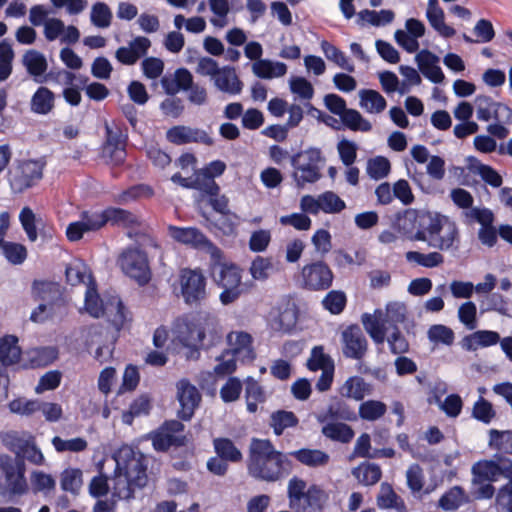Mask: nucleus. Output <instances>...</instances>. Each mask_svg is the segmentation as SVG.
<instances>
[{
	"label": "nucleus",
	"instance_id": "nucleus-1",
	"mask_svg": "<svg viewBox=\"0 0 512 512\" xmlns=\"http://www.w3.org/2000/svg\"><path fill=\"white\" fill-rule=\"evenodd\" d=\"M173 342H178L189 349L186 358L196 360L200 352L198 346L206 338L214 344L221 338L216 321L209 316L185 315L176 319L172 327Z\"/></svg>",
	"mask_w": 512,
	"mask_h": 512
},
{
	"label": "nucleus",
	"instance_id": "nucleus-2",
	"mask_svg": "<svg viewBox=\"0 0 512 512\" xmlns=\"http://www.w3.org/2000/svg\"><path fill=\"white\" fill-rule=\"evenodd\" d=\"M287 464L286 456L277 451L269 440H252L248 463L250 475L265 481H276L283 475Z\"/></svg>",
	"mask_w": 512,
	"mask_h": 512
},
{
	"label": "nucleus",
	"instance_id": "nucleus-3",
	"mask_svg": "<svg viewBox=\"0 0 512 512\" xmlns=\"http://www.w3.org/2000/svg\"><path fill=\"white\" fill-rule=\"evenodd\" d=\"M411 241H425L440 251H457L460 245V232L455 221L448 216L431 213L424 229L410 236Z\"/></svg>",
	"mask_w": 512,
	"mask_h": 512
},
{
	"label": "nucleus",
	"instance_id": "nucleus-4",
	"mask_svg": "<svg viewBox=\"0 0 512 512\" xmlns=\"http://www.w3.org/2000/svg\"><path fill=\"white\" fill-rule=\"evenodd\" d=\"M326 158L318 147H308L290 157L291 178L297 188L318 182L322 177V167Z\"/></svg>",
	"mask_w": 512,
	"mask_h": 512
},
{
	"label": "nucleus",
	"instance_id": "nucleus-5",
	"mask_svg": "<svg viewBox=\"0 0 512 512\" xmlns=\"http://www.w3.org/2000/svg\"><path fill=\"white\" fill-rule=\"evenodd\" d=\"M406 307L400 302H391L385 310L376 309L372 314L362 315V324L366 332L377 344L384 342L386 333L390 327L396 329V325L405 320Z\"/></svg>",
	"mask_w": 512,
	"mask_h": 512
},
{
	"label": "nucleus",
	"instance_id": "nucleus-6",
	"mask_svg": "<svg viewBox=\"0 0 512 512\" xmlns=\"http://www.w3.org/2000/svg\"><path fill=\"white\" fill-rule=\"evenodd\" d=\"M212 260L210 270L214 282L223 289L219 295L220 302L228 305L235 302L243 293L241 269L231 262Z\"/></svg>",
	"mask_w": 512,
	"mask_h": 512
},
{
	"label": "nucleus",
	"instance_id": "nucleus-7",
	"mask_svg": "<svg viewBox=\"0 0 512 512\" xmlns=\"http://www.w3.org/2000/svg\"><path fill=\"white\" fill-rule=\"evenodd\" d=\"M114 459L116 468L127 476L132 484L142 488L147 483V460L145 456L128 445L116 452Z\"/></svg>",
	"mask_w": 512,
	"mask_h": 512
},
{
	"label": "nucleus",
	"instance_id": "nucleus-8",
	"mask_svg": "<svg viewBox=\"0 0 512 512\" xmlns=\"http://www.w3.org/2000/svg\"><path fill=\"white\" fill-rule=\"evenodd\" d=\"M179 286L180 295L187 305H199L207 298V279L200 268L181 269Z\"/></svg>",
	"mask_w": 512,
	"mask_h": 512
},
{
	"label": "nucleus",
	"instance_id": "nucleus-9",
	"mask_svg": "<svg viewBox=\"0 0 512 512\" xmlns=\"http://www.w3.org/2000/svg\"><path fill=\"white\" fill-rule=\"evenodd\" d=\"M84 309L94 318L103 316L106 311L111 312L114 310L115 314L111 318V322L117 329H120L127 320V311L121 300L114 297L107 306H104L97 292L96 285H90L88 289H86Z\"/></svg>",
	"mask_w": 512,
	"mask_h": 512
},
{
	"label": "nucleus",
	"instance_id": "nucleus-10",
	"mask_svg": "<svg viewBox=\"0 0 512 512\" xmlns=\"http://www.w3.org/2000/svg\"><path fill=\"white\" fill-rule=\"evenodd\" d=\"M334 273L329 265L322 261H313L302 266L298 282L309 291H324L332 286Z\"/></svg>",
	"mask_w": 512,
	"mask_h": 512
},
{
	"label": "nucleus",
	"instance_id": "nucleus-11",
	"mask_svg": "<svg viewBox=\"0 0 512 512\" xmlns=\"http://www.w3.org/2000/svg\"><path fill=\"white\" fill-rule=\"evenodd\" d=\"M119 267L130 278L144 285L151 278L148 258L145 252L138 247L126 248L118 257Z\"/></svg>",
	"mask_w": 512,
	"mask_h": 512
},
{
	"label": "nucleus",
	"instance_id": "nucleus-12",
	"mask_svg": "<svg viewBox=\"0 0 512 512\" xmlns=\"http://www.w3.org/2000/svg\"><path fill=\"white\" fill-rule=\"evenodd\" d=\"M167 230L174 241L194 249L204 250L212 260H219L222 257V251L195 227L169 225Z\"/></svg>",
	"mask_w": 512,
	"mask_h": 512
},
{
	"label": "nucleus",
	"instance_id": "nucleus-13",
	"mask_svg": "<svg viewBox=\"0 0 512 512\" xmlns=\"http://www.w3.org/2000/svg\"><path fill=\"white\" fill-rule=\"evenodd\" d=\"M5 478V487L12 495H23L28 491L25 478V465L10 456L0 454V478Z\"/></svg>",
	"mask_w": 512,
	"mask_h": 512
},
{
	"label": "nucleus",
	"instance_id": "nucleus-14",
	"mask_svg": "<svg viewBox=\"0 0 512 512\" xmlns=\"http://www.w3.org/2000/svg\"><path fill=\"white\" fill-rule=\"evenodd\" d=\"M104 210L84 211L78 221L71 222L66 228V237L71 242L79 241L84 234L100 230L106 225Z\"/></svg>",
	"mask_w": 512,
	"mask_h": 512
},
{
	"label": "nucleus",
	"instance_id": "nucleus-15",
	"mask_svg": "<svg viewBox=\"0 0 512 512\" xmlns=\"http://www.w3.org/2000/svg\"><path fill=\"white\" fill-rule=\"evenodd\" d=\"M43 163L36 160L22 161L11 174L12 189L21 193L42 178Z\"/></svg>",
	"mask_w": 512,
	"mask_h": 512
},
{
	"label": "nucleus",
	"instance_id": "nucleus-16",
	"mask_svg": "<svg viewBox=\"0 0 512 512\" xmlns=\"http://www.w3.org/2000/svg\"><path fill=\"white\" fill-rule=\"evenodd\" d=\"M5 443L11 446V449L18 455H21L24 459L30 463L41 466L45 464V457L36 445L35 438L33 436L18 437L15 434H8L5 438Z\"/></svg>",
	"mask_w": 512,
	"mask_h": 512
},
{
	"label": "nucleus",
	"instance_id": "nucleus-17",
	"mask_svg": "<svg viewBox=\"0 0 512 512\" xmlns=\"http://www.w3.org/2000/svg\"><path fill=\"white\" fill-rule=\"evenodd\" d=\"M184 425L176 420L166 422L152 435V444L157 451H166L172 445H182Z\"/></svg>",
	"mask_w": 512,
	"mask_h": 512
},
{
	"label": "nucleus",
	"instance_id": "nucleus-18",
	"mask_svg": "<svg viewBox=\"0 0 512 512\" xmlns=\"http://www.w3.org/2000/svg\"><path fill=\"white\" fill-rule=\"evenodd\" d=\"M425 25L418 19L409 18L405 22V30L395 31L394 38L396 43L408 53H414L419 49L418 39L425 34Z\"/></svg>",
	"mask_w": 512,
	"mask_h": 512
},
{
	"label": "nucleus",
	"instance_id": "nucleus-19",
	"mask_svg": "<svg viewBox=\"0 0 512 512\" xmlns=\"http://www.w3.org/2000/svg\"><path fill=\"white\" fill-rule=\"evenodd\" d=\"M343 354L347 358L361 359L367 350V340L358 326H349L342 332Z\"/></svg>",
	"mask_w": 512,
	"mask_h": 512
},
{
	"label": "nucleus",
	"instance_id": "nucleus-20",
	"mask_svg": "<svg viewBox=\"0 0 512 512\" xmlns=\"http://www.w3.org/2000/svg\"><path fill=\"white\" fill-rule=\"evenodd\" d=\"M176 387L177 398L181 406L179 416L183 420H189L201 400L200 393L197 388L186 379L180 380Z\"/></svg>",
	"mask_w": 512,
	"mask_h": 512
},
{
	"label": "nucleus",
	"instance_id": "nucleus-21",
	"mask_svg": "<svg viewBox=\"0 0 512 512\" xmlns=\"http://www.w3.org/2000/svg\"><path fill=\"white\" fill-rule=\"evenodd\" d=\"M415 62L425 78L433 83H442L445 75L439 66L440 58L427 49L419 51L415 56Z\"/></svg>",
	"mask_w": 512,
	"mask_h": 512
},
{
	"label": "nucleus",
	"instance_id": "nucleus-22",
	"mask_svg": "<svg viewBox=\"0 0 512 512\" xmlns=\"http://www.w3.org/2000/svg\"><path fill=\"white\" fill-rule=\"evenodd\" d=\"M212 82L217 90L229 95H239L244 87L236 69L229 65L222 66Z\"/></svg>",
	"mask_w": 512,
	"mask_h": 512
},
{
	"label": "nucleus",
	"instance_id": "nucleus-23",
	"mask_svg": "<svg viewBox=\"0 0 512 512\" xmlns=\"http://www.w3.org/2000/svg\"><path fill=\"white\" fill-rule=\"evenodd\" d=\"M430 212H420L415 209L406 210L397 219V229L409 240L419 229H424L428 223Z\"/></svg>",
	"mask_w": 512,
	"mask_h": 512
},
{
	"label": "nucleus",
	"instance_id": "nucleus-24",
	"mask_svg": "<svg viewBox=\"0 0 512 512\" xmlns=\"http://www.w3.org/2000/svg\"><path fill=\"white\" fill-rule=\"evenodd\" d=\"M252 336L244 331H232L227 335L229 351L242 361H250L255 357L252 347Z\"/></svg>",
	"mask_w": 512,
	"mask_h": 512
},
{
	"label": "nucleus",
	"instance_id": "nucleus-25",
	"mask_svg": "<svg viewBox=\"0 0 512 512\" xmlns=\"http://www.w3.org/2000/svg\"><path fill=\"white\" fill-rule=\"evenodd\" d=\"M169 142L177 145L190 142H201L208 145L212 144L211 137L203 130L194 129L187 126H174L166 133Z\"/></svg>",
	"mask_w": 512,
	"mask_h": 512
},
{
	"label": "nucleus",
	"instance_id": "nucleus-26",
	"mask_svg": "<svg viewBox=\"0 0 512 512\" xmlns=\"http://www.w3.org/2000/svg\"><path fill=\"white\" fill-rule=\"evenodd\" d=\"M372 385L360 376L348 377L339 387L338 393L342 398L362 401L372 394Z\"/></svg>",
	"mask_w": 512,
	"mask_h": 512
},
{
	"label": "nucleus",
	"instance_id": "nucleus-27",
	"mask_svg": "<svg viewBox=\"0 0 512 512\" xmlns=\"http://www.w3.org/2000/svg\"><path fill=\"white\" fill-rule=\"evenodd\" d=\"M426 18L440 36L449 38L455 35V29L445 23L444 10L440 7L438 0H428Z\"/></svg>",
	"mask_w": 512,
	"mask_h": 512
},
{
	"label": "nucleus",
	"instance_id": "nucleus-28",
	"mask_svg": "<svg viewBox=\"0 0 512 512\" xmlns=\"http://www.w3.org/2000/svg\"><path fill=\"white\" fill-rule=\"evenodd\" d=\"M22 64L35 82H45L46 77L44 75L47 71L48 63L44 54L34 49L28 50L22 57Z\"/></svg>",
	"mask_w": 512,
	"mask_h": 512
},
{
	"label": "nucleus",
	"instance_id": "nucleus-29",
	"mask_svg": "<svg viewBox=\"0 0 512 512\" xmlns=\"http://www.w3.org/2000/svg\"><path fill=\"white\" fill-rule=\"evenodd\" d=\"M315 417L322 425L336 420L355 421L357 419L356 413L343 401L330 404L324 412L316 414Z\"/></svg>",
	"mask_w": 512,
	"mask_h": 512
},
{
	"label": "nucleus",
	"instance_id": "nucleus-30",
	"mask_svg": "<svg viewBox=\"0 0 512 512\" xmlns=\"http://www.w3.org/2000/svg\"><path fill=\"white\" fill-rule=\"evenodd\" d=\"M500 341V335L492 330H478L462 339L461 346L466 351L494 346Z\"/></svg>",
	"mask_w": 512,
	"mask_h": 512
},
{
	"label": "nucleus",
	"instance_id": "nucleus-31",
	"mask_svg": "<svg viewBox=\"0 0 512 512\" xmlns=\"http://www.w3.org/2000/svg\"><path fill=\"white\" fill-rule=\"evenodd\" d=\"M253 74L260 79H275L286 75L288 67L285 63L270 59H262L251 65Z\"/></svg>",
	"mask_w": 512,
	"mask_h": 512
},
{
	"label": "nucleus",
	"instance_id": "nucleus-32",
	"mask_svg": "<svg viewBox=\"0 0 512 512\" xmlns=\"http://www.w3.org/2000/svg\"><path fill=\"white\" fill-rule=\"evenodd\" d=\"M66 278L72 286L83 284L88 289V286L96 285L89 267L80 259H74L67 265Z\"/></svg>",
	"mask_w": 512,
	"mask_h": 512
},
{
	"label": "nucleus",
	"instance_id": "nucleus-33",
	"mask_svg": "<svg viewBox=\"0 0 512 512\" xmlns=\"http://www.w3.org/2000/svg\"><path fill=\"white\" fill-rule=\"evenodd\" d=\"M321 433L325 438L342 444L350 443L355 436L352 427L342 420L322 425Z\"/></svg>",
	"mask_w": 512,
	"mask_h": 512
},
{
	"label": "nucleus",
	"instance_id": "nucleus-34",
	"mask_svg": "<svg viewBox=\"0 0 512 512\" xmlns=\"http://www.w3.org/2000/svg\"><path fill=\"white\" fill-rule=\"evenodd\" d=\"M55 106V95L47 87H39L31 97L30 109L39 115L49 114Z\"/></svg>",
	"mask_w": 512,
	"mask_h": 512
},
{
	"label": "nucleus",
	"instance_id": "nucleus-35",
	"mask_svg": "<svg viewBox=\"0 0 512 512\" xmlns=\"http://www.w3.org/2000/svg\"><path fill=\"white\" fill-rule=\"evenodd\" d=\"M360 107L370 114H380L386 109L385 98L376 90L361 89L358 92Z\"/></svg>",
	"mask_w": 512,
	"mask_h": 512
},
{
	"label": "nucleus",
	"instance_id": "nucleus-36",
	"mask_svg": "<svg viewBox=\"0 0 512 512\" xmlns=\"http://www.w3.org/2000/svg\"><path fill=\"white\" fill-rule=\"evenodd\" d=\"M472 482H495L501 475L500 465L492 460H480L472 466Z\"/></svg>",
	"mask_w": 512,
	"mask_h": 512
},
{
	"label": "nucleus",
	"instance_id": "nucleus-37",
	"mask_svg": "<svg viewBox=\"0 0 512 512\" xmlns=\"http://www.w3.org/2000/svg\"><path fill=\"white\" fill-rule=\"evenodd\" d=\"M301 464L312 467H324L330 461V455L319 449H300L291 453Z\"/></svg>",
	"mask_w": 512,
	"mask_h": 512
},
{
	"label": "nucleus",
	"instance_id": "nucleus-38",
	"mask_svg": "<svg viewBox=\"0 0 512 512\" xmlns=\"http://www.w3.org/2000/svg\"><path fill=\"white\" fill-rule=\"evenodd\" d=\"M21 348L18 338L14 335H6L0 339V361L4 366L13 365L20 360Z\"/></svg>",
	"mask_w": 512,
	"mask_h": 512
},
{
	"label": "nucleus",
	"instance_id": "nucleus-39",
	"mask_svg": "<svg viewBox=\"0 0 512 512\" xmlns=\"http://www.w3.org/2000/svg\"><path fill=\"white\" fill-rule=\"evenodd\" d=\"M377 505L381 509H395L396 512H406L403 500L394 492L391 485L382 483L377 496Z\"/></svg>",
	"mask_w": 512,
	"mask_h": 512
},
{
	"label": "nucleus",
	"instance_id": "nucleus-40",
	"mask_svg": "<svg viewBox=\"0 0 512 512\" xmlns=\"http://www.w3.org/2000/svg\"><path fill=\"white\" fill-rule=\"evenodd\" d=\"M19 222L28 240L35 242L38 239L37 227L41 224L42 218L34 213L30 207L25 206L19 213Z\"/></svg>",
	"mask_w": 512,
	"mask_h": 512
},
{
	"label": "nucleus",
	"instance_id": "nucleus-41",
	"mask_svg": "<svg viewBox=\"0 0 512 512\" xmlns=\"http://www.w3.org/2000/svg\"><path fill=\"white\" fill-rule=\"evenodd\" d=\"M394 12L392 10L383 9L380 11L362 10L358 13V22L361 25L370 24L372 26H384L394 20Z\"/></svg>",
	"mask_w": 512,
	"mask_h": 512
},
{
	"label": "nucleus",
	"instance_id": "nucleus-42",
	"mask_svg": "<svg viewBox=\"0 0 512 512\" xmlns=\"http://www.w3.org/2000/svg\"><path fill=\"white\" fill-rule=\"evenodd\" d=\"M405 259L409 263L425 268H435L444 263V256L437 251L429 252L427 254L418 251H408L405 254Z\"/></svg>",
	"mask_w": 512,
	"mask_h": 512
},
{
	"label": "nucleus",
	"instance_id": "nucleus-43",
	"mask_svg": "<svg viewBox=\"0 0 512 512\" xmlns=\"http://www.w3.org/2000/svg\"><path fill=\"white\" fill-rule=\"evenodd\" d=\"M83 473L79 468L68 467L60 474V486L65 492L78 494L83 484Z\"/></svg>",
	"mask_w": 512,
	"mask_h": 512
},
{
	"label": "nucleus",
	"instance_id": "nucleus-44",
	"mask_svg": "<svg viewBox=\"0 0 512 512\" xmlns=\"http://www.w3.org/2000/svg\"><path fill=\"white\" fill-rule=\"evenodd\" d=\"M320 47L325 57L334 62L338 67L348 72H354L355 66L348 57L333 44L326 40L321 41Z\"/></svg>",
	"mask_w": 512,
	"mask_h": 512
},
{
	"label": "nucleus",
	"instance_id": "nucleus-45",
	"mask_svg": "<svg viewBox=\"0 0 512 512\" xmlns=\"http://www.w3.org/2000/svg\"><path fill=\"white\" fill-rule=\"evenodd\" d=\"M387 412V406L379 400L363 401L358 408V415L362 420L374 422L381 419Z\"/></svg>",
	"mask_w": 512,
	"mask_h": 512
},
{
	"label": "nucleus",
	"instance_id": "nucleus-46",
	"mask_svg": "<svg viewBox=\"0 0 512 512\" xmlns=\"http://www.w3.org/2000/svg\"><path fill=\"white\" fill-rule=\"evenodd\" d=\"M427 338L434 347L443 345L451 346L455 340L453 330L443 324H434L427 331Z\"/></svg>",
	"mask_w": 512,
	"mask_h": 512
},
{
	"label": "nucleus",
	"instance_id": "nucleus-47",
	"mask_svg": "<svg viewBox=\"0 0 512 512\" xmlns=\"http://www.w3.org/2000/svg\"><path fill=\"white\" fill-rule=\"evenodd\" d=\"M138 488V486L132 484L127 476L121 473L117 468L115 469L114 476L112 478L113 496L119 499H129Z\"/></svg>",
	"mask_w": 512,
	"mask_h": 512
},
{
	"label": "nucleus",
	"instance_id": "nucleus-48",
	"mask_svg": "<svg viewBox=\"0 0 512 512\" xmlns=\"http://www.w3.org/2000/svg\"><path fill=\"white\" fill-rule=\"evenodd\" d=\"M106 223L124 227H133L139 224V219L133 213L121 209L109 207L105 209Z\"/></svg>",
	"mask_w": 512,
	"mask_h": 512
},
{
	"label": "nucleus",
	"instance_id": "nucleus-49",
	"mask_svg": "<svg viewBox=\"0 0 512 512\" xmlns=\"http://www.w3.org/2000/svg\"><path fill=\"white\" fill-rule=\"evenodd\" d=\"M217 364L213 368L212 375L215 378H224L232 374L237 368V357L232 351L225 350L216 357Z\"/></svg>",
	"mask_w": 512,
	"mask_h": 512
},
{
	"label": "nucleus",
	"instance_id": "nucleus-50",
	"mask_svg": "<svg viewBox=\"0 0 512 512\" xmlns=\"http://www.w3.org/2000/svg\"><path fill=\"white\" fill-rule=\"evenodd\" d=\"M429 403H436L439 408L448 416L455 418L457 417L463 407V402L461 397L458 394H450L448 395L444 401L441 400L439 395H434L432 398H429Z\"/></svg>",
	"mask_w": 512,
	"mask_h": 512
},
{
	"label": "nucleus",
	"instance_id": "nucleus-51",
	"mask_svg": "<svg viewBox=\"0 0 512 512\" xmlns=\"http://www.w3.org/2000/svg\"><path fill=\"white\" fill-rule=\"evenodd\" d=\"M1 237L0 251L3 256L12 264H22L27 258V249L24 245L15 242H8Z\"/></svg>",
	"mask_w": 512,
	"mask_h": 512
},
{
	"label": "nucleus",
	"instance_id": "nucleus-52",
	"mask_svg": "<svg viewBox=\"0 0 512 512\" xmlns=\"http://www.w3.org/2000/svg\"><path fill=\"white\" fill-rule=\"evenodd\" d=\"M359 483L369 486L376 484L382 475L381 469L376 464H361L352 471Z\"/></svg>",
	"mask_w": 512,
	"mask_h": 512
},
{
	"label": "nucleus",
	"instance_id": "nucleus-53",
	"mask_svg": "<svg viewBox=\"0 0 512 512\" xmlns=\"http://www.w3.org/2000/svg\"><path fill=\"white\" fill-rule=\"evenodd\" d=\"M213 444L217 456L222 459L231 462H237L242 459V453L230 439L216 438Z\"/></svg>",
	"mask_w": 512,
	"mask_h": 512
},
{
	"label": "nucleus",
	"instance_id": "nucleus-54",
	"mask_svg": "<svg viewBox=\"0 0 512 512\" xmlns=\"http://www.w3.org/2000/svg\"><path fill=\"white\" fill-rule=\"evenodd\" d=\"M307 487L305 481L299 478H292L288 484V495L290 507L297 512L303 510V499L305 497Z\"/></svg>",
	"mask_w": 512,
	"mask_h": 512
},
{
	"label": "nucleus",
	"instance_id": "nucleus-55",
	"mask_svg": "<svg viewBox=\"0 0 512 512\" xmlns=\"http://www.w3.org/2000/svg\"><path fill=\"white\" fill-rule=\"evenodd\" d=\"M40 400L18 397L9 402L8 408L11 413L29 417L39 411Z\"/></svg>",
	"mask_w": 512,
	"mask_h": 512
},
{
	"label": "nucleus",
	"instance_id": "nucleus-56",
	"mask_svg": "<svg viewBox=\"0 0 512 512\" xmlns=\"http://www.w3.org/2000/svg\"><path fill=\"white\" fill-rule=\"evenodd\" d=\"M298 424V418L291 411L279 410L271 415V426L276 435H281L287 428Z\"/></svg>",
	"mask_w": 512,
	"mask_h": 512
},
{
	"label": "nucleus",
	"instance_id": "nucleus-57",
	"mask_svg": "<svg viewBox=\"0 0 512 512\" xmlns=\"http://www.w3.org/2000/svg\"><path fill=\"white\" fill-rule=\"evenodd\" d=\"M391 170V164L386 157L376 156L367 161L366 173L373 180H381L387 177Z\"/></svg>",
	"mask_w": 512,
	"mask_h": 512
},
{
	"label": "nucleus",
	"instance_id": "nucleus-58",
	"mask_svg": "<svg viewBox=\"0 0 512 512\" xmlns=\"http://www.w3.org/2000/svg\"><path fill=\"white\" fill-rule=\"evenodd\" d=\"M489 446L503 453L512 454V431H489Z\"/></svg>",
	"mask_w": 512,
	"mask_h": 512
},
{
	"label": "nucleus",
	"instance_id": "nucleus-59",
	"mask_svg": "<svg viewBox=\"0 0 512 512\" xmlns=\"http://www.w3.org/2000/svg\"><path fill=\"white\" fill-rule=\"evenodd\" d=\"M340 118L347 128L354 131L367 132L372 128L371 123L354 109H347Z\"/></svg>",
	"mask_w": 512,
	"mask_h": 512
},
{
	"label": "nucleus",
	"instance_id": "nucleus-60",
	"mask_svg": "<svg viewBox=\"0 0 512 512\" xmlns=\"http://www.w3.org/2000/svg\"><path fill=\"white\" fill-rule=\"evenodd\" d=\"M330 365H334V361L329 355L324 353L323 346L313 347L307 360V368L310 371L316 372L326 369Z\"/></svg>",
	"mask_w": 512,
	"mask_h": 512
},
{
	"label": "nucleus",
	"instance_id": "nucleus-61",
	"mask_svg": "<svg viewBox=\"0 0 512 512\" xmlns=\"http://www.w3.org/2000/svg\"><path fill=\"white\" fill-rule=\"evenodd\" d=\"M59 293L56 284L45 281H34L32 295L35 300L50 303Z\"/></svg>",
	"mask_w": 512,
	"mask_h": 512
},
{
	"label": "nucleus",
	"instance_id": "nucleus-62",
	"mask_svg": "<svg viewBox=\"0 0 512 512\" xmlns=\"http://www.w3.org/2000/svg\"><path fill=\"white\" fill-rule=\"evenodd\" d=\"M465 502V493L459 486L452 487L439 500V506L447 511L456 510Z\"/></svg>",
	"mask_w": 512,
	"mask_h": 512
},
{
	"label": "nucleus",
	"instance_id": "nucleus-63",
	"mask_svg": "<svg viewBox=\"0 0 512 512\" xmlns=\"http://www.w3.org/2000/svg\"><path fill=\"white\" fill-rule=\"evenodd\" d=\"M30 481L34 492L50 493L55 489L56 481L52 475L43 471H33Z\"/></svg>",
	"mask_w": 512,
	"mask_h": 512
},
{
	"label": "nucleus",
	"instance_id": "nucleus-64",
	"mask_svg": "<svg viewBox=\"0 0 512 512\" xmlns=\"http://www.w3.org/2000/svg\"><path fill=\"white\" fill-rule=\"evenodd\" d=\"M496 512H512V481L501 486L495 498Z\"/></svg>",
	"mask_w": 512,
	"mask_h": 512
}]
</instances>
